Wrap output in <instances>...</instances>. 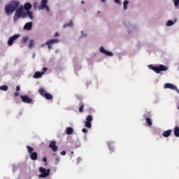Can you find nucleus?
Here are the masks:
<instances>
[{
	"label": "nucleus",
	"instance_id": "obj_21",
	"mask_svg": "<svg viewBox=\"0 0 179 179\" xmlns=\"http://www.w3.org/2000/svg\"><path fill=\"white\" fill-rule=\"evenodd\" d=\"M73 26V22L72 20H70L69 23L64 24L63 25V27L65 29L66 27H72Z\"/></svg>",
	"mask_w": 179,
	"mask_h": 179
},
{
	"label": "nucleus",
	"instance_id": "obj_8",
	"mask_svg": "<svg viewBox=\"0 0 179 179\" xmlns=\"http://www.w3.org/2000/svg\"><path fill=\"white\" fill-rule=\"evenodd\" d=\"M20 99L23 103H27V104H30L33 101V99L27 95H21Z\"/></svg>",
	"mask_w": 179,
	"mask_h": 179
},
{
	"label": "nucleus",
	"instance_id": "obj_41",
	"mask_svg": "<svg viewBox=\"0 0 179 179\" xmlns=\"http://www.w3.org/2000/svg\"><path fill=\"white\" fill-rule=\"evenodd\" d=\"M14 96H15V97H17V96H19V92H15L14 93Z\"/></svg>",
	"mask_w": 179,
	"mask_h": 179
},
{
	"label": "nucleus",
	"instance_id": "obj_49",
	"mask_svg": "<svg viewBox=\"0 0 179 179\" xmlns=\"http://www.w3.org/2000/svg\"><path fill=\"white\" fill-rule=\"evenodd\" d=\"M33 57L34 58V55Z\"/></svg>",
	"mask_w": 179,
	"mask_h": 179
},
{
	"label": "nucleus",
	"instance_id": "obj_37",
	"mask_svg": "<svg viewBox=\"0 0 179 179\" xmlns=\"http://www.w3.org/2000/svg\"><path fill=\"white\" fill-rule=\"evenodd\" d=\"M80 162H82V158H80V157L77 158L78 164V163H80Z\"/></svg>",
	"mask_w": 179,
	"mask_h": 179
},
{
	"label": "nucleus",
	"instance_id": "obj_2",
	"mask_svg": "<svg viewBox=\"0 0 179 179\" xmlns=\"http://www.w3.org/2000/svg\"><path fill=\"white\" fill-rule=\"evenodd\" d=\"M149 69H152L154 71L155 73H160V72H166V71H169V68L164 65H159V66H153L152 64H150L148 66Z\"/></svg>",
	"mask_w": 179,
	"mask_h": 179
},
{
	"label": "nucleus",
	"instance_id": "obj_39",
	"mask_svg": "<svg viewBox=\"0 0 179 179\" xmlns=\"http://www.w3.org/2000/svg\"><path fill=\"white\" fill-rule=\"evenodd\" d=\"M43 162H44V163H47V157H43Z\"/></svg>",
	"mask_w": 179,
	"mask_h": 179
},
{
	"label": "nucleus",
	"instance_id": "obj_22",
	"mask_svg": "<svg viewBox=\"0 0 179 179\" xmlns=\"http://www.w3.org/2000/svg\"><path fill=\"white\" fill-rule=\"evenodd\" d=\"M42 75H43V73L39 72V71H36V72L34 73V78L35 79H38V78H41Z\"/></svg>",
	"mask_w": 179,
	"mask_h": 179
},
{
	"label": "nucleus",
	"instance_id": "obj_13",
	"mask_svg": "<svg viewBox=\"0 0 179 179\" xmlns=\"http://www.w3.org/2000/svg\"><path fill=\"white\" fill-rule=\"evenodd\" d=\"M33 27V22H27L25 25L24 26V30H31V28Z\"/></svg>",
	"mask_w": 179,
	"mask_h": 179
},
{
	"label": "nucleus",
	"instance_id": "obj_40",
	"mask_svg": "<svg viewBox=\"0 0 179 179\" xmlns=\"http://www.w3.org/2000/svg\"><path fill=\"white\" fill-rule=\"evenodd\" d=\"M19 90H20V86L17 85V86H16V91H17V92H19Z\"/></svg>",
	"mask_w": 179,
	"mask_h": 179
},
{
	"label": "nucleus",
	"instance_id": "obj_9",
	"mask_svg": "<svg viewBox=\"0 0 179 179\" xmlns=\"http://www.w3.org/2000/svg\"><path fill=\"white\" fill-rule=\"evenodd\" d=\"M99 51L101 54L107 55L108 57H113V55H114V54H113L112 52L106 50V49H104V47L103 46L100 48Z\"/></svg>",
	"mask_w": 179,
	"mask_h": 179
},
{
	"label": "nucleus",
	"instance_id": "obj_23",
	"mask_svg": "<svg viewBox=\"0 0 179 179\" xmlns=\"http://www.w3.org/2000/svg\"><path fill=\"white\" fill-rule=\"evenodd\" d=\"M129 3V1L128 0H125L123 3V9L126 10V9H128V4Z\"/></svg>",
	"mask_w": 179,
	"mask_h": 179
},
{
	"label": "nucleus",
	"instance_id": "obj_3",
	"mask_svg": "<svg viewBox=\"0 0 179 179\" xmlns=\"http://www.w3.org/2000/svg\"><path fill=\"white\" fill-rule=\"evenodd\" d=\"M27 149L28 153L30 155L31 160L36 161L38 159V154L36 152H34V148L30 147V145H27Z\"/></svg>",
	"mask_w": 179,
	"mask_h": 179
},
{
	"label": "nucleus",
	"instance_id": "obj_32",
	"mask_svg": "<svg viewBox=\"0 0 179 179\" xmlns=\"http://www.w3.org/2000/svg\"><path fill=\"white\" fill-rule=\"evenodd\" d=\"M22 41H23L24 43H27V41H29V38H27V37H24V38H22Z\"/></svg>",
	"mask_w": 179,
	"mask_h": 179
},
{
	"label": "nucleus",
	"instance_id": "obj_15",
	"mask_svg": "<svg viewBox=\"0 0 179 179\" xmlns=\"http://www.w3.org/2000/svg\"><path fill=\"white\" fill-rule=\"evenodd\" d=\"M144 118L145 119L146 124H148V127H152V120L150 117H148V115H143Z\"/></svg>",
	"mask_w": 179,
	"mask_h": 179
},
{
	"label": "nucleus",
	"instance_id": "obj_33",
	"mask_svg": "<svg viewBox=\"0 0 179 179\" xmlns=\"http://www.w3.org/2000/svg\"><path fill=\"white\" fill-rule=\"evenodd\" d=\"M55 164H58V163H59V157H57L55 158Z\"/></svg>",
	"mask_w": 179,
	"mask_h": 179
},
{
	"label": "nucleus",
	"instance_id": "obj_26",
	"mask_svg": "<svg viewBox=\"0 0 179 179\" xmlns=\"http://www.w3.org/2000/svg\"><path fill=\"white\" fill-rule=\"evenodd\" d=\"M108 146L110 150H112V152H114V145H113V143L108 142Z\"/></svg>",
	"mask_w": 179,
	"mask_h": 179
},
{
	"label": "nucleus",
	"instance_id": "obj_31",
	"mask_svg": "<svg viewBox=\"0 0 179 179\" xmlns=\"http://www.w3.org/2000/svg\"><path fill=\"white\" fill-rule=\"evenodd\" d=\"M173 3L175 6H178L179 5V0H173Z\"/></svg>",
	"mask_w": 179,
	"mask_h": 179
},
{
	"label": "nucleus",
	"instance_id": "obj_36",
	"mask_svg": "<svg viewBox=\"0 0 179 179\" xmlns=\"http://www.w3.org/2000/svg\"><path fill=\"white\" fill-rule=\"evenodd\" d=\"M60 155H62V156H65V155H66V152H65V151H62V152H60Z\"/></svg>",
	"mask_w": 179,
	"mask_h": 179
},
{
	"label": "nucleus",
	"instance_id": "obj_7",
	"mask_svg": "<svg viewBox=\"0 0 179 179\" xmlns=\"http://www.w3.org/2000/svg\"><path fill=\"white\" fill-rule=\"evenodd\" d=\"M58 39H51L45 43V45H48V50H51L52 48L53 44H57L58 43Z\"/></svg>",
	"mask_w": 179,
	"mask_h": 179
},
{
	"label": "nucleus",
	"instance_id": "obj_17",
	"mask_svg": "<svg viewBox=\"0 0 179 179\" xmlns=\"http://www.w3.org/2000/svg\"><path fill=\"white\" fill-rule=\"evenodd\" d=\"M31 3H26L24 5V9L25 10H27V12H29L31 9Z\"/></svg>",
	"mask_w": 179,
	"mask_h": 179
},
{
	"label": "nucleus",
	"instance_id": "obj_14",
	"mask_svg": "<svg viewBox=\"0 0 179 179\" xmlns=\"http://www.w3.org/2000/svg\"><path fill=\"white\" fill-rule=\"evenodd\" d=\"M171 132H173L172 129L166 130L163 132L162 136H164V138H169V136L171 135Z\"/></svg>",
	"mask_w": 179,
	"mask_h": 179
},
{
	"label": "nucleus",
	"instance_id": "obj_42",
	"mask_svg": "<svg viewBox=\"0 0 179 179\" xmlns=\"http://www.w3.org/2000/svg\"><path fill=\"white\" fill-rule=\"evenodd\" d=\"M45 9H46L47 12H50V8L45 6Z\"/></svg>",
	"mask_w": 179,
	"mask_h": 179
},
{
	"label": "nucleus",
	"instance_id": "obj_18",
	"mask_svg": "<svg viewBox=\"0 0 179 179\" xmlns=\"http://www.w3.org/2000/svg\"><path fill=\"white\" fill-rule=\"evenodd\" d=\"M173 134L176 138H179V127L178 126H176L173 129Z\"/></svg>",
	"mask_w": 179,
	"mask_h": 179
},
{
	"label": "nucleus",
	"instance_id": "obj_43",
	"mask_svg": "<svg viewBox=\"0 0 179 179\" xmlns=\"http://www.w3.org/2000/svg\"><path fill=\"white\" fill-rule=\"evenodd\" d=\"M59 34H58V32H56L55 34V37H59Z\"/></svg>",
	"mask_w": 179,
	"mask_h": 179
},
{
	"label": "nucleus",
	"instance_id": "obj_19",
	"mask_svg": "<svg viewBox=\"0 0 179 179\" xmlns=\"http://www.w3.org/2000/svg\"><path fill=\"white\" fill-rule=\"evenodd\" d=\"M38 93L41 94V96H42V97H44L47 94V92H45V90H44V88H40L38 90Z\"/></svg>",
	"mask_w": 179,
	"mask_h": 179
},
{
	"label": "nucleus",
	"instance_id": "obj_4",
	"mask_svg": "<svg viewBox=\"0 0 179 179\" xmlns=\"http://www.w3.org/2000/svg\"><path fill=\"white\" fill-rule=\"evenodd\" d=\"M26 17V13L23 12V7H19L17 8L15 14L14 15V22H16L20 17Z\"/></svg>",
	"mask_w": 179,
	"mask_h": 179
},
{
	"label": "nucleus",
	"instance_id": "obj_34",
	"mask_svg": "<svg viewBox=\"0 0 179 179\" xmlns=\"http://www.w3.org/2000/svg\"><path fill=\"white\" fill-rule=\"evenodd\" d=\"M115 3L117 5H121V1L120 0H114Z\"/></svg>",
	"mask_w": 179,
	"mask_h": 179
},
{
	"label": "nucleus",
	"instance_id": "obj_16",
	"mask_svg": "<svg viewBox=\"0 0 179 179\" xmlns=\"http://www.w3.org/2000/svg\"><path fill=\"white\" fill-rule=\"evenodd\" d=\"M47 3H48V0H41L40 9H45Z\"/></svg>",
	"mask_w": 179,
	"mask_h": 179
},
{
	"label": "nucleus",
	"instance_id": "obj_44",
	"mask_svg": "<svg viewBox=\"0 0 179 179\" xmlns=\"http://www.w3.org/2000/svg\"><path fill=\"white\" fill-rule=\"evenodd\" d=\"M102 3H105V2H107V0H100Z\"/></svg>",
	"mask_w": 179,
	"mask_h": 179
},
{
	"label": "nucleus",
	"instance_id": "obj_46",
	"mask_svg": "<svg viewBox=\"0 0 179 179\" xmlns=\"http://www.w3.org/2000/svg\"><path fill=\"white\" fill-rule=\"evenodd\" d=\"M41 47H44V44L41 45Z\"/></svg>",
	"mask_w": 179,
	"mask_h": 179
},
{
	"label": "nucleus",
	"instance_id": "obj_5",
	"mask_svg": "<svg viewBox=\"0 0 179 179\" xmlns=\"http://www.w3.org/2000/svg\"><path fill=\"white\" fill-rule=\"evenodd\" d=\"M39 171L40 173H41V174L39 175V178H45L50 176L51 169H46L45 168L40 167Z\"/></svg>",
	"mask_w": 179,
	"mask_h": 179
},
{
	"label": "nucleus",
	"instance_id": "obj_28",
	"mask_svg": "<svg viewBox=\"0 0 179 179\" xmlns=\"http://www.w3.org/2000/svg\"><path fill=\"white\" fill-rule=\"evenodd\" d=\"M8 89H9V87L6 85L0 86V90H3V92H7Z\"/></svg>",
	"mask_w": 179,
	"mask_h": 179
},
{
	"label": "nucleus",
	"instance_id": "obj_20",
	"mask_svg": "<svg viewBox=\"0 0 179 179\" xmlns=\"http://www.w3.org/2000/svg\"><path fill=\"white\" fill-rule=\"evenodd\" d=\"M66 132L67 135H72V134H73V128L67 127L66 129Z\"/></svg>",
	"mask_w": 179,
	"mask_h": 179
},
{
	"label": "nucleus",
	"instance_id": "obj_29",
	"mask_svg": "<svg viewBox=\"0 0 179 179\" xmlns=\"http://www.w3.org/2000/svg\"><path fill=\"white\" fill-rule=\"evenodd\" d=\"M34 47V41H29V48H33Z\"/></svg>",
	"mask_w": 179,
	"mask_h": 179
},
{
	"label": "nucleus",
	"instance_id": "obj_11",
	"mask_svg": "<svg viewBox=\"0 0 179 179\" xmlns=\"http://www.w3.org/2000/svg\"><path fill=\"white\" fill-rule=\"evenodd\" d=\"M49 148L53 152H57V150H58V147L57 146V143L55 141H51L49 144Z\"/></svg>",
	"mask_w": 179,
	"mask_h": 179
},
{
	"label": "nucleus",
	"instance_id": "obj_30",
	"mask_svg": "<svg viewBox=\"0 0 179 179\" xmlns=\"http://www.w3.org/2000/svg\"><path fill=\"white\" fill-rule=\"evenodd\" d=\"M174 22H173L172 20H169L168 22H167V23H166V26H169V27H170V26H173V24H174Z\"/></svg>",
	"mask_w": 179,
	"mask_h": 179
},
{
	"label": "nucleus",
	"instance_id": "obj_48",
	"mask_svg": "<svg viewBox=\"0 0 179 179\" xmlns=\"http://www.w3.org/2000/svg\"><path fill=\"white\" fill-rule=\"evenodd\" d=\"M81 33H83V31H82Z\"/></svg>",
	"mask_w": 179,
	"mask_h": 179
},
{
	"label": "nucleus",
	"instance_id": "obj_45",
	"mask_svg": "<svg viewBox=\"0 0 179 179\" xmlns=\"http://www.w3.org/2000/svg\"><path fill=\"white\" fill-rule=\"evenodd\" d=\"M81 3H82L83 5H85V1H81Z\"/></svg>",
	"mask_w": 179,
	"mask_h": 179
},
{
	"label": "nucleus",
	"instance_id": "obj_1",
	"mask_svg": "<svg viewBox=\"0 0 179 179\" xmlns=\"http://www.w3.org/2000/svg\"><path fill=\"white\" fill-rule=\"evenodd\" d=\"M20 3L17 1H12L5 6V12L6 15H12V13L19 8Z\"/></svg>",
	"mask_w": 179,
	"mask_h": 179
},
{
	"label": "nucleus",
	"instance_id": "obj_25",
	"mask_svg": "<svg viewBox=\"0 0 179 179\" xmlns=\"http://www.w3.org/2000/svg\"><path fill=\"white\" fill-rule=\"evenodd\" d=\"M83 108H85V103L83 102L80 103V108H79V112L83 113Z\"/></svg>",
	"mask_w": 179,
	"mask_h": 179
},
{
	"label": "nucleus",
	"instance_id": "obj_12",
	"mask_svg": "<svg viewBox=\"0 0 179 179\" xmlns=\"http://www.w3.org/2000/svg\"><path fill=\"white\" fill-rule=\"evenodd\" d=\"M164 87L165 89H171V90H176L177 89V87L171 83H166Z\"/></svg>",
	"mask_w": 179,
	"mask_h": 179
},
{
	"label": "nucleus",
	"instance_id": "obj_38",
	"mask_svg": "<svg viewBox=\"0 0 179 179\" xmlns=\"http://www.w3.org/2000/svg\"><path fill=\"white\" fill-rule=\"evenodd\" d=\"M82 131L84 133V134H86L87 132V129L86 128H83L82 129Z\"/></svg>",
	"mask_w": 179,
	"mask_h": 179
},
{
	"label": "nucleus",
	"instance_id": "obj_35",
	"mask_svg": "<svg viewBox=\"0 0 179 179\" xmlns=\"http://www.w3.org/2000/svg\"><path fill=\"white\" fill-rule=\"evenodd\" d=\"M48 70V69H47V67H43V72H42V74H44L45 73V72H46V71Z\"/></svg>",
	"mask_w": 179,
	"mask_h": 179
},
{
	"label": "nucleus",
	"instance_id": "obj_10",
	"mask_svg": "<svg viewBox=\"0 0 179 179\" xmlns=\"http://www.w3.org/2000/svg\"><path fill=\"white\" fill-rule=\"evenodd\" d=\"M17 38H19V34H15L13 36H10L8 41V45H13V42L15 40H17Z\"/></svg>",
	"mask_w": 179,
	"mask_h": 179
},
{
	"label": "nucleus",
	"instance_id": "obj_27",
	"mask_svg": "<svg viewBox=\"0 0 179 179\" xmlns=\"http://www.w3.org/2000/svg\"><path fill=\"white\" fill-rule=\"evenodd\" d=\"M26 13V16H28V17H29V19H33V13L30 12V11H27Z\"/></svg>",
	"mask_w": 179,
	"mask_h": 179
},
{
	"label": "nucleus",
	"instance_id": "obj_47",
	"mask_svg": "<svg viewBox=\"0 0 179 179\" xmlns=\"http://www.w3.org/2000/svg\"><path fill=\"white\" fill-rule=\"evenodd\" d=\"M71 155H73V151L71 152Z\"/></svg>",
	"mask_w": 179,
	"mask_h": 179
},
{
	"label": "nucleus",
	"instance_id": "obj_6",
	"mask_svg": "<svg viewBox=\"0 0 179 179\" xmlns=\"http://www.w3.org/2000/svg\"><path fill=\"white\" fill-rule=\"evenodd\" d=\"M92 121H93V116H92V115H90L87 117L85 120V127L88 129L92 128Z\"/></svg>",
	"mask_w": 179,
	"mask_h": 179
},
{
	"label": "nucleus",
	"instance_id": "obj_24",
	"mask_svg": "<svg viewBox=\"0 0 179 179\" xmlns=\"http://www.w3.org/2000/svg\"><path fill=\"white\" fill-rule=\"evenodd\" d=\"M43 97H45V99H46V100H52V99H53L52 95L51 94H49V93H47L45 94V96H43Z\"/></svg>",
	"mask_w": 179,
	"mask_h": 179
}]
</instances>
